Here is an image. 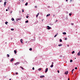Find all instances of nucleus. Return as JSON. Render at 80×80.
Instances as JSON below:
<instances>
[{
  "label": "nucleus",
  "mask_w": 80,
  "mask_h": 80,
  "mask_svg": "<svg viewBox=\"0 0 80 80\" xmlns=\"http://www.w3.org/2000/svg\"><path fill=\"white\" fill-rule=\"evenodd\" d=\"M71 25H74V24L73 23H71Z\"/></svg>",
  "instance_id": "2f4dec72"
},
{
  "label": "nucleus",
  "mask_w": 80,
  "mask_h": 80,
  "mask_svg": "<svg viewBox=\"0 0 80 80\" xmlns=\"http://www.w3.org/2000/svg\"><path fill=\"white\" fill-rule=\"evenodd\" d=\"M22 41H23V39H21V40H20V42H21V43L22 44H23V42Z\"/></svg>",
  "instance_id": "39448f33"
},
{
  "label": "nucleus",
  "mask_w": 80,
  "mask_h": 80,
  "mask_svg": "<svg viewBox=\"0 0 80 80\" xmlns=\"http://www.w3.org/2000/svg\"><path fill=\"white\" fill-rule=\"evenodd\" d=\"M8 10H10V7H9L8 8Z\"/></svg>",
  "instance_id": "aec40b11"
},
{
  "label": "nucleus",
  "mask_w": 80,
  "mask_h": 80,
  "mask_svg": "<svg viewBox=\"0 0 80 80\" xmlns=\"http://www.w3.org/2000/svg\"><path fill=\"white\" fill-rule=\"evenodd\" d=\"M67 47H69V45H67Z\"/></svg>",
  "instance_id": "c03bdc74"
},
{
  "label": "nucleus",
  "mask_w": 80,
  "mask_h": 80,
  "mask_svg": "<svg viewBox=\"0 0 80 80\" xmlns=\"http://www.w3.org/2000/svg\"><path fill=\"white\" fill-rule=\"evenodd\" d=\"M14 53H15V54H17V51L15 50L14 51Z\"/></svg>",
  "instance_id": "9b49d317"
},
{
  "label": "nucleus",
  "mask_w": 80,
  "mask_h": 80,
  "mask_svg": "<svg viewBox=\"0 0 80 80\" xmlns=\"http://www.w3.org/2000/svg\"><path fill=\"white\" fill-rule=\"evenodd\" d=\"M42 70V69H41V68H39L38 70H39V71H40V70Z\"/></svg>",
  "instance_id": "b1692460"
},
{
  "label": "nucleus",
  "mask_w": 80,
  "mask_h": 80,
  "mask_svg": "<svg viewBox=\"0 0 80 80\" xmlns=\"http://www.w3.org/2000/svg\"><path fill=\"white\" fill-rule=\"evenodd\" d=\"M38 15L37 14L36 15V18H37V17H38Z\"/></svg>",
  "instance_id": "c9c22d12"
},
{
  "label": "nucleus",
  "mask_w": 80,
  "mask_h": 80,
  "mask_svg": "<svg viewBox=\"0 0 80 80\" xmlns=\"http://www.w3.org/2000/svg\"><path fill=\"white\" fill-rule=\"evenodd\" d=\"M56 22H58V20H56Z\"/></svg>",
  "instance_id": "8fccbe9b"
},
{
  "label": "nucleus",
  "mask_w": 80,
  "mask_h": 80,
  "mask_svg": "<svg viewBox=\"0 0 80 80\" xmlns=\"http://www.w3.org/2000/svg\"><path fill=\"white\" fill-rule=\"evenodd\" d=\"M14 60V59L13 58H12L10 60V62H13Z\"/></svg>",
  "instance_id": "0eeeda50"
},
{
  "label": "nucleus",
  "mask_w": 80,
  "mask_h": 80,
  "mask_svg": "<svg viewBox=\"0 0 80 80\" xmlns=\"http://www.w3.org/2000/svg\"><path fill=\"white\" fill-rule=\"evenodd\" d=\"M32 70H35V68H34V67H33L32 68Z\"/></svg>",
  "instance_id": "c756f323"
},
{
  "label": "nucleus",
  "mask_w": 80,
  "mask_h": 80,
  "mask_svg": "<svg viewBox=\"0 0 80 80\" xmlns=\"http://www.w3.org/2000/svg\"><path fill=\"white\" fill-rule=\"evenodd\" d=\"M71 15H72V14L71 13H70L69 14V16H71Z\"/></svg>",
  "instance_id": "7c9ffc66"
},
{
  "label": "nucleus",
  "mask_w": 80,
  "mask_h": 80,
  "mask_svg": "<svg viewBox=\"0 0 80 80\" xmlns=\"http://www.w3.org/2000/svg\"><path fill=\"white\" fill-rule=\"evenodd\" d=\"M37 15L38 16L39 15V13H38Z\"/></svg>",
  "instance_id": "79ce46f5"
},
{
  "label": "nucleus",
  "mask_w": 80,
  "mask_h": 80,
  "mask_svg": "<svg viewBox=\"0 0 80 80\" xmlns=\"http://www.w3.org/2000/svg\"><path fill=\"white\" fill-rule=\"evenodd\" d=\"M67 1H68V0H66V2H67Z\"/></svg>",
  "instance_id": "603ef678"
},
{
  "label": "nucleus",
  "mask_w": 80,
  "mask_h": 80,
  "mask_svg": "<svg viewBox=\"0 0 80 80\" xmlns=\"http://www.w3.org/2000/svg\"><path fill=\"white\" fill-rule=\"evenodd\" d=\"M26 23H28V21L27 20L26 21H25Z\"/></svg>",
  "instance_id": "a878e982"
},
{
  "label": "nucleus",
  "mask_w": 80,
  "mask_h": 80,
  "mask_svg": "<svg viewBox=\"0 0 80 80\" xmlns=\"http://www.w3.org/2000/svg\"><path fill=\"white\" fill-rule=\"evenodd\" d=\"M59 41L60 42H62V40L61 39H60Z\"/></svg>",
  "instance_id": "4be33fe9"
},
{
  "label": "nucleus",
  "mask_w": 80,
  "mask_h": 80,
  "mask_svg": "<svg viewBox=\"0 0 80 80\" xmlns=\"http://www.w3.org/2000/svg\"><path fill=\"white\" fill-rule=\"evenodd\" d=\"M48 28L47 29L48 30H50L51 29V27H49V26H47Z\"/></svg>",
  "instance_id": "f257e3e1"
},
{
  "label": "nucleus",
  "mask_w": 80,
  "mask_h": 80,
  "mask_svg": "<svg viewBox=\"0 0 80 80\" xmlns=\"http://www.w3.org/2000/svg\"><path fill=\"white\" fill-rule=\"evenodd\" d=\"M20 67V68H21L22 69V70H23L24 68H23V67L21 66Z\"/></svg>",
  "instance_id": "412c9836"
},
{
  "label": "nucleus",
  "mask_w": 80,
  "mask_h": 80,
  "mask_svg": "<svg viewBox=\"0 0 80 80\" xmlns=\"http://www.w3.org/2000/svg\"><path fill=\"white\" fill-rule=\"evenodd\" d=\"M62 33L63 35H66V33L65 32H63Z\"/></svg>",
  "instance_id": "2eb2a0df"
},
{
  "label": "nucleus",
  "mask_w": 80,
  "mask_h": 80,
  "mask_svg": "<svg viewBox=\"0 0 80 80\" xmlns=\"http://www.w3.org/2000/svg\"><path fill=\"white\" fill-rule=\"evenodd\" d=\"M29 50H30V51H32V48H30Z\"/></svg>",
  "instance_id": "393cba45"
},
{
  "label": "nucleus",
  "mask_w": 80,
  "mask_h": 80,
  "mask_svg": "<svg viewBox=\"0 0 80 80\" xmlns=\"http://www.w3.org/2000/svg\"><path fill=\"white\" fill-rule=\"evenodd\" d=\"M11 30H12V31H13V30H14V29H13V28H11Z\"/></svg>",
  "instance_id": "cd10ccee"
},
{
  "label": "nucleus",
  "mask_w": 80,
  "mask_h": 80,
  "mask_svg": "<svg viewBox=\"0 0 80 80\" xmlns=\"http://www.w3.org/2000/svg\"><path fill=\"white\" fill-rule=\"evenodd\" d=\"M27 5H28V2L26 3L25 4V5H26V6H27Z\"/></svg>",
  "instance_id": "6ab92c4d"
},
{
  "label": "nucleus",
  "mask_w": 80,
  "mask_h": 80,
  "mask_svg": "<svg viewBox=\"0 0 80 80\" xmlns=\"http://www.w3.org/2000/svg\"><path fill=\"white\" fill-rule=\"evenodd\" d=\"M75 59H76V58H75Z\"/></svg>",
  "instance_id": "4d7b16f0"
},
{
  "label": "nucleus",
  "mask_w": 80,
  "mask_h": 80,
  "mask_svg": "<svg viewBox=\"0 0 80 80\" xmlns=\"http://www.w3.org/2000/svg\"><path fill=\"white\" fill-rule=\"evenodd\" d=\"M18 64H20V62H16L14 63V64L15 65H17Z\"/></svg>",
  "instance_id": "7ed1b4c3"
},
{
  "label": "nucleus",
  "mask_w": 80,
  "mask_h": 80,
  "mask_svg": "<svg viewBox=\"0 0 80 80\" xmlns=\"http://www.w3.org/2000/svg\"><path fill=\"white\" fill-rule=\"evenodd\" d=\"M50 14H47L46 16V17H48L49 16H50Z\"/></svg>",
  "instance_id": "ddd939ff"
},
{
  "label": "nucleus",
  "mask_w": 80,
  "mask_h": 80,
  "mask_svg": "<svg viewBox=\"0 0 80 80\" xmlns=\"http://www.w3.org/2000/svg\"><path fill=\"white\" fill-rule=\"evenodd\" d=\"M22 12H24V10L23 9H22Z\"/></svg>",
  "instance_id": "473e14b6"
},
{
  "label": "nucleus",
  "mask_w": 80,
  "mask_h": 80,
  "mask_svg": "<svg viewBox=\"0 0 80 80\" xmlns=\"http://www.w3.org/2000/svg\"><path fill=\"white\" fill-rule=\"evenodd\" d=\"M6 11L7 12V11H8V9H6Z\"/></svg>",
  "instance_id": "37998d69"
},
{
  "label": "nucleus",
  "mask_w": 80,
  "mask_h": 80,
  "mask_svg": "<svg viewBox=\"0 0 80 80\" xmlns=\"http://www.w3.org/2000/svg\"><path fill=\"white\" fill-rule=\"evenodd\" d=\"M16 75H17V74H18V72H16Z\"/></svg>",
  "instance_id": "ea45409f"
},
{
  "label": "nucleus",
  "mask_w": 80,
  "mask_h": 80,
  "mask_svg": "<svg viewBox=\"0 0 80 80\" xmlns=\"http://www.w3.org/2000/svg\"><path fill=\"white\" fill-rule=\"evenodd\" d=\"M74 71V69H73L72 70V72H73V71Z\"/></svg>",
  "instance_id": "a19ab883"
},
{
  "label": "nucleus",
  "mask_w": 80,
  "mask_h": 80,
  "mask_svg": "<svg viewBox=\"0 0 80 80\" xmlns=\"http://www.w3.org/2000/svg\"><path fill=\"white\" fill-rule=\"evenodd\" d=\"M21 19V18H18L17 19V22L18 21V20H20Z\"/></svg>",
  "instance_id": "f8f14e48"
},
{
  "label": "nucleus",
  "mask_w": 80,
  "mask_h": 80,
  "mask_svg": "<svg viewBox=\"0 0 80 80\" xmlns=\"http://www.w3.org/2000/svg\"><path fill=\"white\" fill-rule=\"evenodd\" d=\"M12 38H11V40H12Z\"/></svg>",
  "instance_id": "bf43d9fd"
},
{
  "label": "nucleus",
  "mask_w": 80,
  "mask_h": 80,
  "mask_svg": "<svg viewBox=\"0 0 80 80\" xmlns=\"http://www.w3.org/2000/svg\"><path fill=\"white\" fill-rule=\"evenodd\" d=\"M75 69H76V70H77V67H75Z\"/></svg>",
  "instance_id": "4c0bfd02"
},
{
  "label": "nucleus",
  "mask_w": 80,
  "mask_h": 80,
  "mask_svg": "<svg viewBox=\"0 0 80 80\" xmlns=\"http://www.w3.org/2000/svg\"><path fill=\"white\" fill-rule=\"evenodd\" d=\"M53 67V64H52L51 66V68H52Z\"/></svg>",
  "instance_id": "a211bd4d"
},
{
  "label": "nucleus",
  "mask_w": 80,
  "mask_h": 80,
  "mask_svg": "<svg viewBox=\"0 0 80 80\" xmlns=\"http://www.w3.org/2000/svg\"><path fill=\"white\" fill-rule=\"evenodd\" d=\"M52 64H53V62H52Z\"/></svg>",
  "instance_id": "864d4df0"
},
{
  "label": "nucleus",
  "mask_w": 80,
  "mask_h": 80,
  "mask_svg": "<svg viewBox=\"0 0 80 80\" xmlns=\"http://www.w3.org/2000/svg\"><path fill=\"white\" fill-rule=\"evenodd\" d=\"M68 80H70V78H68Z\"/></svg>",
  "instance_id": "09e8293b"
},
{
  "label": "nucleus",
  "mask_w": 80,
  "mask_h": 80,
  "mask_svg": "<svg viewBox=\"0 0 80 80\" xmlns=\"http://www.w3.org/2000/svg\"><path fill=\"white\" fill-rule=\"evenodd\" d=\"M7 3V2L6 1H5L4 2V7H6V4Z\"/></svg>",
  "instance_id": "f03ea898"
},
{
  "label": "nucleus",
  "mask_w": 80,
  "mask_h": 80,
  "mask_svg": "<svg viewBox=\"0 0 80 80\" xmlns=\"http://www.w3.org/2000/svg\"><path fill=\"white\" fill-rule=\"evenodd\" d=\"M73 61V60H70V62H72Z\"/></svg>",
  "instance_id": "c85d7f7f"
},
{
  "label": "nucleus",
  "mask_w": 80,
  "mask_h": 80,
  "mask_svg": "<svg viewBox=\"0 0 80 80\" xmlns=\"http://www.w3.org/2000/svg\"><path fill=\"white\" fill-rule=\"evenodd\" d=\"M6 43H7V42H6Z\"/></svg>",
  "instance_id": "052dcab7"
},
{
  "label": "nucleus",
  "mask_w": 80,
  "mask_h": 80,
  "mask_svg": "<svg viewBox=\"0 0 80 80\" xmlns=\"http://www.w3.org/2000/svg\"><path fill=\"white\" fill-rule=\"evenodd\" d=\"M11 20L12 21H14V18H11Z\"/></svg>",
  "instance_id": "4468645a"
},
{
  "label": "nucleus",
  "mask_w": 80,
  "mask_h": 80,
  "mask_svg": "<svg viewBox=\"0 0 80 80\" xmlns=\"http://www.w3.org/2000/svg\"><path fill=\"white\" fill-rule=\"evenodd\" d=\"M48 68H46L45 71V73H47V72H48Z\"/></svg>",
  "instance_id": "423d86ee"
},
{
  "label": "nucleus",
  "mask_w": 80,
  "mask_h": 80,
  "mask_svg": "<svg viewBox=\"0 0 80 80\" xmlns=\"http://www.w3.org/2000/svg\"><path fill=\"white\" fill-rule=\"evenodd\" d=\"M5 23L6 25H7V23H8V22H5Z\"/></svg>",
  "instance_id": "bb28decb"
},
{
  "label": "nucleus",
  "mask_w": 80,
  "mask_h": 80,
  "mask_svg": "<svg viewBox=\"0 0 80 80\" xmlns=\"http://www.w3.org/2000/svg\"><path fill=\"white\" fill-rule=\"evenodd\" d=\"M7 57H10V55H9V54H7Z\"/></svg>",
  "instance_id": "f3484780"
},
{
  "label": "nucleus",
  "mask_w": 80,
  "mask_h": 80,
  "mask_svg": "<svg viewBox=\"0 0 80 80\" xmlns=\"http://www.w3.org/2000/svg\"><path fill=\"white\" fill-rule=\"evenodd\" d=\"M26 18H28V16H26Z\"/></svg>",
  "instance_id": "e433bc0d"
},
{
  "label": "nucleus",
  "mask_w": 80,
  "mask_h": 80,
  "mask_svg": "<svg viewBox=\"0 0 80 80\" xmlns=\"http://www.w3.org/2000/svg\"><path fill=\"white\" fill-rule=\"evenodd\" d=\"M9 80H11V79H9Z\"/></svg>",
  "instance_id": "6e6d98bb"
},
{
  "label": "nucleus",
  "mask_w": 80,
  "mask_h": 80,
  "mask_svg": "<svg viewBox=\"0 0 80 80\" xmlns=\"http://www.w3.org/2000/svg\"><path fill=\"white\" fill-rule=\"evenodd\" d=\"M12 10H11V11H10V13H12Z\"/></svg>",
  "instance_id": "72a5a7b5"
},
{
  "label": "nucleus",
  "mask_w": 80,
  "mask_h": 80,
  "mask_svg": "<svg viewBox=\"0 0 80 80\" xmlns=\"http://www.w3.org/2000/svg\"><path fill=\"white\" fill-rule=\"evenodd\" d=\"M57 35H58V33H57V34H56V35L54 36V38H55V37H57Z\"/></svg>",
  "instance_id": "9d476101"
},
{
  "label": "nucleus",
  "mask_w": 80,
  "mask_h": 80,
  "mask_svg": "<svg viewBox=\"0 0 80 80\" xmlns=\"http://www.w3.org/2000/svg\"><path fill=\"white\" fill-rule=\"evenodd\" d=\"M53 17H55V15H53Z\"/></svg>",
  "instance_id": "5fc2aeb1"
},
{
  "label": "nucleus",
  "mask_w": 80,
  "mask_h": 80,
  "mask_svg": "<svg viewBox=\"0 0 80 80\" xmlns=\"http://www.w3.org/2000/svg\"><path fill=\"white\" fill-rule=\"evenodd\" d=\"M68 73V71H66L65 72L64 74H66V75H67Z\"/></svg>",
  "instance_id": "20e7f679"
},
{
  "label": "nucleus",
  "mask_w": 80,
  "mask_h": 80,
  "mask_svg": "<svg viewBox=\"0 0 80 80\" xmlns=\"http://www.w3.org/2000/svg\"><path fill=\"white\" fill-rule=\"evenodd\" d=\"M75 53V51H73L72 52V54H73V53Z\"/></svg>",
  "instance_id": "5701e85b"
},
{
  "label": "nucleus",
  "mask_w": 80,
  "mask_h": 80,
  "mask_svg": "<svg viewBox=\"0 0 80 80\" xmlns=\"http://www.w3.org/2000/svg\"><path fill=\"white\" fill-rule=\"evenodd\" d=\"M59 70H58V73H59Z\"/></svg>",
  "instance_id": "58836bf2"
},
{
  "label": "nucleus",
  "mask_w": 80,
  "mask_h": 80,
  "mask_svg": "<svg viewBox=\"0 0 80 80\" xmlns=\"http://www.w3.org/2000/svg\"><path fill=\"white\" fill-rule=\"evenodd\" d=\"M70 1H71L70 2L71 3V2L72 1V0H70Z\"/></svg>",
  "instance_id": "de8ad7c7"
},
{
  "label": "nucleus",
  "mask_w": 80,
  "mask_h": 80,
  "mask_svg": "<svg viewBox=\"0 0 80 80\" xmlns=\"http://www.w3.org/2000/svg\"><path fill=\"white\" fill-rule=\"evenodd\" d=\"M58 8H60V6H58Z\"/></svg>",
  "instance_id": "49530a36"
},
{
  "label": "nucleus",
  "mask_w": 80,
  "mask_h": 80,
  "mask_svg": "<svg viewBox=\"0 0 80 80\" xmlns=\"http://www.w3.org/2000/svg\"><path fill=\"white\" fill-rule=\"evenodd\" d=\"M65 40H67V38H65Z\"/></svg>",
  "instance_id": "f704fd0d"
},
{
  "label": "nucleus",
  "mask_w": 80,
  "mask_h": 80,
  "mask_svg": "<svg viewBox=\"0 0 80 80\" xmlns=\"http://www.w3.org/2000/svg\"><path fill=\"white\" fill-rule=\"evenodd\" d=\"M78 56H80V51H79V52L78 53Z\"/></svg>",
  "instance_id": "1a4fd4ad"
},
{
  "label": "nucleus",
  "mask_w": 80,
  "mask_h": 80,
  "mask_svg": "<svg viewBox=\"0 0 80 80\" xmlns=\"http://www.w3.org/2000/svg\"><path fill=\"white\" fill-rule=\"evenodd\" d=\"M72 73H73V71H72Z\"/></svg>",
  "instance_id": "3c124183"
},
{
  "label": "nucleus",
  "mask_w": 80,
  "mask_h": 80,
  "mask_svg": "<svg viewBox=\"0 0 80 80\" xmlns=\"http://www.w3.org/2000/svg\"><path fill=\"white\" fill-rule=\"evenodd\" d=\"M58 46L59 47H61V46H62V44H59L58 45Z\"/></svg>",
  "instance_id": "dca6fc26"
},
{
  "label": "nucleus",
  "mask_w": 80,
  "mask_h": 80,
  "mask_svg": "<svg viewBox=\"0 0 80 80\" xmlns=\"http://www.w3.org/2000/svg\"><path fill=\"white\" fill-rule=\"evenodd\" d=\"M35 8H37V6H35Z\"/></svg>",
  "instance_id": "a18cd8bd"
},
{
  "label": "nucleus",
  "mask_w": 80,
  "mask_h": 80,
  "mask_svg": "<svg viewBox=\"0 0 80 80\" xmlns=\"http://www.w3.org/2000/svg\"><path fill=\"white\" fill-rule=\"evenodd\" d=\"M44 77H45L44 75L41 76L40 77V78H44Z\"/></svg>",
  "instance_id": "6e6552de"
},
{
  "label": "nucleus",
  "mask_w": 80,
  "mask_h": 80,
  "mask_svg": "<svg viewBox=\"0 0 80 80\" xmlns=\"http://www.w3.org/2000/svg\"><path fill=\"white\" fill-rule=\"evenodd\" d=\"M67 19H68V18H67Z\"/></svg>",
  "instance_id": "13d9d810"
}]
</instances>
